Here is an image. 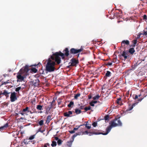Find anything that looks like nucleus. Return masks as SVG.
<instances>
[{
    "mask_svg": "<svg viewBox=\"0 0 147 147\" xmlns=\"http://www.w3.org/2000/svg\"><path fill=\"white\" fill-rule=\"evenodd\" d=\"M31 71L34 73H36L38 70L35 68L33 67L32 68Z\"/></svg>",
    "mask_w": 147,
    "mask_h": 147,
    "instance_id": "obj_39",
    "label": "nucleus"
},
{
    "mask_svg": "<svg viewBox=\"0 0 147 147\" xmlns=\"http://www.w3.org/2000/svg\"><path fill=\"white\" fill-rule=\"evenodd\" d=\"M91 109V107L90 106H89L88 107H85L84 108L85 112H86Z\"/></svg>",
    "mask_w": 147,
    "mask_h": 147,
    "instance_id": "obj_29",
    "label": "nucleus"
},
{
    "mask_svg": "<svg viewBox=\"0 0 147 147\" xmlns=\"http://www.w3.org/2000/svg\"><path fill=\"white\" fill-rule=\"evenodd\" d=\"M29 139H24V143L25 144H28V143H29V142H30V141H28L29 140Z\"/></svg>",
    "mask_w": 147,
    "mask_h": 147,
    "instance_id": "obj_27",
    "label": "nucleus"
},
{
    "mask_svg": "<svg viewBox=\"0 0 147 147\" xmlns=\"http://www.w3.org/2000/svg\"><path fill=\"white\" fill-rule=\"evenodd\" d=\"M137 39H135L133 40L132 41L133 43L134 44H136L137 42Z\"/></svg>",
    "mask_w": 147,
    "mask_h": 147,
    "instance_id": "obj_46",
    "label": "nucleus"
},
{
    "mask_svg": "<svg viewBox=\"0 0 147 147\" xmlns=\"http://www.w3.org/2000/svg\"><path fill=\"white\" fill-rule=\"evenodd\" d=\"M29 70L28 66L26 65L22 68L17 73L16 76L17 82H21L23 81L28 75V72Z\"/></svg>",
    "mask_w": 147,
    "mask_h": 147,
    "instance_id": "obj_1",
    "label": "nucleus"
},
{
    "mask_svg": "<svg viewBox=\"0 0 147 147\" xmlns=\"http://www.w3.org/2000/svg\"><path fill=\"white\" fill-rule=\"evenodd\" d=\"M62 142V141L60 139L58 140L57 142L58 145H60L61 144Z\"/></svg>",
    "mask_w": 147,
    "mask_h": 147,
    "instance_id": "obj_37",
    "label": "nucleus"
},
{
    "mask_svg": "<svg viewBox=\"0 0 147 147\" xmlns=\"http://www.w3.org/2000/svg\"><path fill=\"white\" fill-rule=\"evenodd\" d=\"M47 146H50L49 144L48 143L45 144L44 145V147H47Z\"/></svg>",
    "mask_w": 147,
    "mask_h": 147,
    "instance_id": "obj_53",
    "label": "nucleus"
},
{
    "mask_svg": "<svg viewBox=\"0 0 147 147\" xmlns=\"http://www.w3.org/2000/svg\"><path fill=\"white\" fill-rule=\"evenodd\" d=\"M74 105V102L73 101H71L67 105V107L69 108L72 107Z\"/></svg>",
    "mask_w": 147,
    "mask_h": 147,
    "instance_id": "obj_25",
    "label": "nucleus"
},
{
    "mask_svg": "<svg viewBox=\"0 0 147 147\" xmlns=\"http://www.w3.org/2000/svg\"><path fill=\"white\" fill-rule=\"evenodd\" d=\"M56 145H57V143H56V142L53 141L52 142V143L51 144V146L52 147L56 146Z\"/></svg>",
    "mask_w": 147,
    "mask_h": 147,
    "instance_id": "obj_34",
    "label": "nucleus"
},
{
    "mask_svg": "<svg viewBox=\"0 0 147 147\" xmlns=\"http://www.w3.org/2000/svg\"><path fill=\"white\" fill-rule=\"evenodd\" d=\"M111 72L109 71H107L105 74V76L107 77H110L111 76Z\"/></svg>",
    "mask_w": 147,
    "mask_h": 147,
    "instance_id": "obj_22",
    "label": "nucleus"
},
{
    "mask_svg": "<svg viewBox=\"0 0 147 147\" xmlns=\"http://www.w3.org/2000/svg\"><path fill=\"white\" fill-rule=\"evenodd\" d=\"M92 125L94 127H96L97 125V122H94L92 123Z\"/></svg>",
    "mask_w": 147,
    "mask_h": 147,
    "instance_id": "obj_42",
    "label": "nucleus"
},
{
    "mask_svg": "<svg viewBox=\"0 0 147 147\" xmlns=\"http://www.w3.org/2000/svg\"><path fill=\"white\" fill-rule=\"evenodd\" d=\"M128 53H129L131 55H133L135 52V50L133 48H130L128 50Z\"/></svg>",
    "mask_w": 147,
    "mask_h": 147,
    "instance_id": "obj_17",
    "label": "nucleus"
},
{
    "mask_svg": "<svg viewBox=\"0 0 147 147\" xmlns=\"http://www.w3.org/2000/svg\"><path fill=\"white\" fill-rule=\"evenodd\" d=\"M24 119V117H21L20 119H22V120H23V119Z\"/></svg>",
    "mask_w": 147,
    "mask_h": 147,
    "instance_id": "obj_64",
    "label": "nucleus"
},
{
    "mask_svg": "<svg viewBox=\"0 0 147 147\" xmlns=\"http://www.w3.org/2000/svg\"><path fill=\"white\" fill-rule=\"evenodd\" d=\"M38 124L40 125H42L44 124V121L42 120H40L38 122Z\"/></svg>",
    "mask_w": 147,
    "mask_h": 147,
    "instance_id": "obj_36",
    "label": "nucleus"
},
{
    "mask_svg": "<svg viewBox=\"0 0 147 147\" xmlns=\"http://www.w3.org/2000/svg\"><path fill=\"white\" fill-rule=\"evenodd\" d=\"M110 124L111 125L108 126L106 129V132L103 133L99 132L98 134H96L95 132H93V133L96 134H102L103 135H106L110 131L112 127H115L117 126H121L122 125V123L121 121L119 119H117L111 121Z\"/></svg>",
    "mask_w": 147,
    "mask_h": 147,
    "instance_id": "obj_2",
    "label": "nucleus"
},
{
    "mask_svg": "<svg viewBox=\"0 0 147 147\" xmlns=\"http://www.w3.org/2000/svg\"><path fill=\"white\" fill-rule=\"evenodd\" d=\"M92 101L94 104L96 103L97 102V101L96 100Z\"/></svg>",
    "mask_w": 147,
    "mask_h": 147,
    "instance_id": "obj_61",
    "label": "nucleus"
},
{
    "mask_svg": "<svg viewBox=\"0 0 147 147\" xmlns=\"http://www.w3.org/2000/svg\"><path fill=\"white\" fill-rule=\"evenodd\" d=\"M55 63L54 61H52L50 58H49L46 66V70L48 72L53 71L55 69Z\"/></svg>",
    "mask_w": 147,
    "mask_h": 147,
    "instance_id": "obj_3",
    "label": "nucleus"
},
{
    "mask_svg": "<svg viewBox=\"0 0 147 147\" xmlns=\"http://www.w3.org/2000/svg\"><path fill=\"white\" fill-rule=\"evenodd\" d=\"M76 114L78 115L81 113L82 111L79 109H75V112Z\"/></svg>",
    "mask_w": 147,
    "mask_h": 147,
    "instance_id": "obj_20",
    "label": "nucleus"
},
{
    "mask_svg": "<svg viewBox=\"0 0 147 147\" xmlns=\"http://www.w3.org/2000/svg\"><path fill=\"white\" fill-rule=\"evenodd\" d=\"M58 52L60 54V56L61 57L62 59H65V56L67 57L69 55V51L67 48H65V49L63 50V53L61 51H59Z\"/></svg>",
    "mask_w": 147,
    "mask_h": 147,
    "instance_id": "obj_5",
    "label": "nucleus"
},
{
    "mask_svg": "<svg viewBox=\"0 0 147 147\" xmlns=\"http://www.w3.org/2000/svg\"><path fill=\"white\" fill-rule=\"evenodd\" d=\"M35 135H33L31 136L29 138V140H32L34 138Z\"/></svg>",
    "mask_w": 147,
    "mask_h": 147,
    "instance_id": "obj_40",
    "label": "nucleus"
},
{
    "mask_svg": "<svg viewBox=\"0 0 147 147\" xmlns=\"http://www.w3.org/2000/svg\"><path fill=\"white\" fill-rule=\"evenodd\" d=\"M72 114V112L71 111H69L68 112L65 113H63L64 116L65 117H71V116H70V115H71Z\"/></svg>",
    "mask_w": 147,
    "mask_h": 147,
    "instance_id": "obj_13",
    "label": "nucleus"
},
{
    "mask_svg": "<svg viewBox=\"0 0 147 147\" xmlns=\"http://www.w3.org/2000/svg\"><path fill=\"white\" fill-rule=\"evenodd\" d=\"M86 123L84 124V125L88 129H90L91 127V126H88V122L87 121L86 122Z\"/></svg>",
    "mask_w": 147,
    "mask_h": 147,
    "instance_id": "obj_30",
    "label": "nucleus"
},
{
    "mask_svg": "<svg viewBox=\"0 0 147 147\" xmlns=\"http://www.w3.org/2000/svg\"><path fill=\"white\" fill-rule=\"evenodd\" d=\"M138 103H135L132 104V105H129V107L126 110V111H128L131 110Z\"/></svg>",
    "mask_w": 147,
    "mask_h": 147,
    "instance_id": "obj_11",
    "label": "nucleus"
},
{
    "mask_svg": "<svg viewBox=\"0 0 147 147\" xmlns=\"http://www.w3.org/2000/svg\"><path fill=\"white\" fill-rule=\"evenodd\" d=\"M71 62L69 63V65L67 66L68 68H70L71 66H76L77 64L79 63L78 60L74 58H73L71 59Z\"/></svg>",
    "mask_w": 147,
    "mask_h": 147,
    "instance_id": "obj_6",
    "label": "nucleus"
},
{
    "mask_svg": "<svg viewBox=\"0 0 147 147\" xmlns=\"http://www.w3.org/2000/svg\"><path fill=\"white\" fill-rule=\"evenodd\" d=\"M89 104L90 106L92 107H94V105L92 101L89 103Z\"/></svg>",
    "mask_w": 147,
    "mask_h": 147,
    "instance_id": "obj_44",
    "label": "nucleus"
},
{
    "mask_svg": "<svg viewBox=\"0 0 147 147\" xmlns=\"http://www.w3.org/2000/svg\"><path fill=\"white\" fill-rule=\"evenodd\" d=\"M139 65V64H137V62L135 64H134V66L135 67H136L137 66H138Z\"/></svg>",
    "mask_w": 147,
    "mask_h": 147,
    "instance_id": "obj_59",
    "label": "nucleus"
},
{
    "mask_svg": "<svg viewBox=\"0 0 147 147\" xmlns=\"http://www.w3.org/2000/svg\"><path fill=\"white\" fill-rule=\"evenodd\" d=\"M142 61H144V59L142 60H139L137 61V64H139L141 63Z\"/></svg>",
    "mask_w": 147,
    "mask_h": 147,
    "instance_id": "obj_45",
    "label": "nucleus"
},
{
    "mask_svg": "<svg viewBox=\"0 0 147 147\" xmlns=\"http://www.w3.org/2000/svg\"><path fill=\"white\" fill-rule=\"evenodd\" d=\"M7 84V83H6V82H2L1 85H6Z\"/></svg>",
    "mask_w": 147,
    "mask_h": 147,
    "instance_id": "obj_55",
    "label": "nucleus"
},
{
    "mask_svg": "<svg viewBox=\"0 0 147 147\" xmlns=\"http://www.w3.org/2000/svg\"><path fill=\"white\" fill-rule=\"evenodd\" d=\"M54 138H55V140H57V141H58V140H59V138H58V137H55Z\"/></svg>",
    "mask_w": 147,
    "mask_h": 147,
    "instance_id": "obj_60",
    "label": "nucleus"
},
{
    "mask_svg": "<svg viewBox=\"0 0 147 147\" xmlns=\"http://www.w3.org/2000/svg\"><path fill=\"white\" fill-rule=\"evenodd\" d=\"M69 132L71 134H72L74 133L75 132V131L73 130L69 131Z\"/></svg>",
    "mask_w": 147,
    "mask_h": 147,
    "instance_id": "obj_49",
    "label": "nucleus"
},
{
    "mask_svg": "<svg viewBox=\"0 0 147 147\" xmlns=\"http://www.w3.org/2000/svg\"><path fill=\"white\" fill-rule=\"evenodd\" d=\"M143 99V98H138V100L139 101H141Z\"/></svg>",
    "mask_w": 147,
    "mask_h": 147,
    "instance_id": "obj_62",
    "label": "nucleus"
},
{
    "mask_svg": "<svg viewBox=\"0 0 147 147\" xmlns=\"http://www.w3.org/2000/svg\"><path fill=\"white\" fill-rule=\"evenodd\" d=\"M92 98V96L91 94L89 95L88 96V98L89 99H91Z\"/></svg>",
    "mask_w": 147,
    "mask_h": 147,
    "instance_id": "obj_57",
    "label": "nucleus"
},
{
    "mask_svg": "<svg viewBox=\"0 0 147 147\" xmlns=\"http://www.w3.org/2000/svg\"><path fill=\"white\" fill-rule=\"evenodd\" d=\"M80 93H78L77 94H75L74 96V98L76 99H77L78 97L80 96Z\"/></svg>",
    "mask_w": 147,
    "mask_h": 147,
    "instance_id": "obj_28",
    "label": "nucleus"
},
{
    "mask_svg": "<svg viewBox=\"0 0 147 147\" xmlns=\"http://www.w3.org/2000/svg\"><path fill=\"white\" fill-rule=\"evenodd\" d=\"M138 98V96L137 95L135 94V95L134 97V99H136L137 98Z\"/></svg>",
    "mask_w": 147,
    "mask_h": 147,
    "instance_id": "obj_51",
    "label": "nucleus"
},
{
    "mask_svg": "<svg viewBox=\"0 0 147 147\" xmlns=\"http://www.w3.org/2000/svg\"><path fill=\"white\" fill-rule=\"evenodd\" d=\"M136 44H134L133 43L132 45V46L133 47H135L136 46Z\"/></svg>",
    "mask_w": 147,
    "mask_h": 147,
    "instance_id": "obj_63",
    "label": "nucleus"
},
{
    "mask_svg": "<svg viewBox=\"0 0 147 147\" xmlns=\"http://www.w3.org/2000/svg\"><path fill=\"white\" fill-rule=\"evenodd\" d=\"M32 66L35 67H38V66L40 67V66H42V65L40 63H39L37 64H34Z\"/></svg>",
    "mask_w": 147,
    "mask_h": 147,
    "instance_id": "obj_38",
    "label": "nucleus"
},
{
    "mask_svg": "<svg viewBox=\"0 0 147 147\" xmlns=\"http://www.w3.org/2000/svg\"><path fill=\"white\" fill-rule=\"evenodd\" d=\"M119 56L120 57L122 56L124 58V60H126L129 57L128 55V51H123L122 53H121L120 54Z\"/></svg>",
    "mask_w": 147,
    "mask_h": 147,
    "instance_id": "obj_8",
    "label": "nucleus"
},
{
    "mask_svg": "<svg viewBox=\"0 0 147 147\" xmlns=\"http://www.w3.org/2000/svg\"><path fill=\"white\" fill-rule=\"evenodd\" d=\"M8 126V124L7 123H6L3 126H2L0 127V131H1L4 129H5Z\"/></svg>",
    "mask_w": 147,
    "mask_h": 147,
    "instance_id": "obj_15",
    "label": "nucleus"
},
{
    "mask_svg": "<svg viewBox=\"0 0 147 147\" xmlns=\"http://www.w3.org/2000/svg\"><path fill=\"white\" fill-rule=\"evenodd\" d=\"M143 19L146 20L147 19V16L146 15H144L143 16Z\"/></svg>",
    "mask_w": 147,
    "mask_h": 147,
    "instance_id": "obj_50",
    "label": "nucleus"
},
{
    "mask_svg": "<svg viewBox=\"0 0 147 147\" xmlns=\"http://www.w3.org/2000/svg\"><path fill=\"white\" fill-rule=\"evenodd\" d=\"M33 84L35 86H37L39 85V80L38 79L33 80L32 81Z\"/></svg>",
    "mask_w": 147,
    "mask_h": 147,
    "instance_id": "obj_12",
    "label": "nucleus"
},
{
    "mask_svg": "<svg viewBox=\"0 0 147 147\" xmlns=\"http://www.w3.org/2000/svg\"><path fill=\"white\" fill-rule=\"evenodd\" d=\"M76 127H75V128H74L73 130H74V131H75V130H77L78 128L80 127V126H76Z\"/></svg>",
    "mask_w": 147,
    "mask_h": 147,
    "instance_id": "obj_47",
    "label": "nucleus"
},
{
    "mask_svg": "<svg viewBox=\"0 0 147 147\" xmlns=\"http://www.w3.org/2000/svg\"><path fill=\"white\" fill-rule=\"evenodd\" d=\"M143 34L145 35H147V31H145L144 30V31L143 33Z\"/></svg>",
    "mask_w": 147,
    "mask_h": 147,
    "instance_id": "obj_54",
    "label": "nucleus"
},
{
    "mask_svg": "<svg viewBox=\"0 0 147 147\" xmlns=\"http://www.w3.org/2000/svg\"><path fill=\"white\" fill-rule=\"evenodd\" d=\"M116 102L117 104H119L120 105H121L122 104H121L122 101L121 98H120L117 99L116 100Z\"/></svg>",
    "mask_w": 147,
    "mask_h": 147,
    "instance_id": "obj_21",
    "label": "nucleus"
},
{
    "mask_svg": "<svg viewBox=\"0 0 147 147\" xmlns=\"http://www.w3.org/2000/svg\"><path fill=\"white\" fill-rule=\"evenodd\" d=\"M136 46H137V47H136V50H137V51H138L140 50V47H139V46H137V45H136Z\"/></svg>",
    "mask_w": 147,
    "mask_h": 147,
    "instance_id": "obj_48",
    "label": "nucleus"
},
{
    "mask_svg": "<svg viewBox=\"0 0 147 147\" xmlns=\"http://www.w3.org/2000/svg\"><path fill=\"white\" fill-rule=\"evenodd\" d=\"M93 132H95V133L96 134H98L99 132H98V133H97V132H96L95 131H93L92 132H88V131H87V130H86V131H84V132H83V133H82V134H89V136H91V135L90 134H96V135H98V134H94L93 133Z\"/></svg>",
    "mask_w": 147,
    "mask_h": 147,
    "instance_id": "obj_14",
    "label": "nucleus"
},
{
    "mask_svg": "<svg viewBox=\"0 0 147 147\" xmlns=\"http://www.w3.org/2000/svg\"><path fill=\"white\" fill-rule=\"evenodd\" d=\"M55 100L53 99V101L52 102H51V105H52L53 106L55 105Z\"/></svg>",
    "mask_w": 147,
    "mask_h": 147,
    "instance_id": "obj_41",
    "label": "nucleus"
},
{
    "mask_svg": "<svg viewBox=\"0 0 147 147\" xmlns=\"http://www.w3.org/2000/svg\"><path fill=\"white\" fill-rule=\"evenodd\" d=\"M100 96L99 95H96V96H94L93 98V99L94 100H98L99 99V98H100Z\"/></svg>",
    "mask_w": 147,
    "mask_h": 147,
    "instance_id": "obj_32",
    "label": "nucleus"
},
{
    "mask_svg": "<svg viewBox=\"0 0 147 147\" xmlns=\"http://www.w3.org/2000/svg\"><path fill=\"white\" fill-rule=\"evenodd\" d=\"M60 56V54L58 52L55 53L53 54V56H51V59L53 60H55V62H56L58 64H60L61 61V58L59 57Z\"/></svg>",
    "mask_w": 147,
    "mask_h": 147,
    "instance_id": "obj_4",
    "label": "nucleus"
},
{
    "mask_svg": "<svg viewBox=\"0 0 147 147\" xmlns=\"http://www.w3.org/2000/svg\"><path fill=\"white\" fill-rule=\"evenodd\" d=\"M51 115H49L47 116L46 120V123H49L51 120L52 119H51Z\"/></svg>",
    "mask_w": 147,
    "mask_h": 147,
    "instance_id": "obj_19",
    "label": "nucleus"
},
{
    "mask_svg": "<svg viewBox=\"0 0 147 147\" xmlns=\"http://www.w3.org/2000/svg\"><path fill=\"white\" fill-rule=\"evenodd\" d=\"M109 118V116L108 115H106L105 117V120H108Z\"/></svg>",
    "mask_w": 147,
    "mask_h": 147,
    "instance_id": "obj_43",
    "label": "nucleus"
},
{
    "mask_svg": "<svg viewBox=\"0 0 147 147\" xmlns=\"http://www.w3.org/2000/svg\"><path fill=\"white\" fill-rule=\"evenodd\" d=\"M67 143L69 144V146H70L71 145V141L67 142Z\"/></svg>",
    "mask_w": 147,
    "mask_h": 147,
    "instance_id": "obj_58",
    "label": "nucleus"
},
{
    "mask_svg": "<svg viewBox=\"0 0 147 147\" xmlns=\"http://www.w3.org/2000/svg\"><path fill=\"white\" fill-rule=\"evenodd\" d=\"M141 34H143L140 33L139 35H138L137 36V38H139Z\"/></svg>",
    "mask_w": 147,
    "mask_h": 147,
    "instance_id": "obj_56",
    "label": "nucleus"
},
{
    "mask_svg": "<svg viewBox=\"0 0 147 147\" xmlns=\"http://www.w3.org/2000/svg\"><path fill=\"white\" fill-rule=\"evenodd\" d=\"M53 107V106L52 105H49L47 107V111L46 112H47L48 111L49 112L50 110Z\"/></svg>",
    "mask_w": 147,
    "mask_h": 147,
    "instance_id": "obj_24",
    "label": "nucleus"
},
{
    "mask_svg": "<svg viewBox=\"0 0 147 147\" xmlns=\"http://www.w3.org/2000/svg\"><path fill=\"white\" fill-rule=\"evenodd\" d=\"M80 133H76L75 134H74V135L73 136H72V138L74 140V139L78 135H80Z\"/></svg>",
    "mask_w": 147,
    "mask_h": 147,
    "instance_id": "obj_31",
    "label": "nucleus"
},
{
    "mask_svg": "<svg viewBox=\"0 0 147 147\" xmlns=\"http://www.w3.org/2000/svg\"><path fill=\"white\" fill-rule=\"evenodd\" d=\"M129 44V40H123L121 42V46H123V44H126L127 45H128Z\"/></svg>",
    "mask_w": 147,
    "mask_h": 147,
    "instance_id": "obj_16",
    "label": "nucleus"
},
{
    "mask_svg": "<svg viewBox=\"0 0 147 147\" xmlns=\"http://www.w3.org/2000/svg\"><path fill=\"white\" fill-rule=\"evenodd\" d=\"M23 111L26 112L27 113H30V114H32L33 113H35L34 112H32L30 110L29 108L28 107L23 109Z\"/></svg>",
    "mask_w": 147,
    "mask_h": 147,
    "instance_id": "obj_10",
    "label": "nucleus"
},
{
    "mask_svg": "<svg viewBox=\"0 0 147 147\" xmlns=\"http://www.w3.org/2000/svg\"><path fill=\"white\" fill-rule=\"evenodd\" d=\"M78 105L80 107H79V109H84V108L85 107H84V105H80V104H78Z\"/></svg>",
    "mask_w": 147,
    "mask_h": 147,
    "instance_id": "obj_33",
    "label": "nucleus"
},
{
    "mask_svg": "<svg viewBox=\"0 0 147 147\" xmlns=\"http://www.w3.org/2000/svg\"><path fill=\"white\" fill-rule=\"evenodd\" d=\"M10 98L11 101V102H13L17 99L16 93L15 92L11 93Z\"/></svg>",
    "mask_w": 147,
    "mask_h": 147,
    "instance_id": "obj_9",
    "label": "nucleus"
},
{
    "mask_svg": "<svg viewBox=\"0 0 147 147\" xmlns=\"http://www.w3.org/2000/svg\"><path fill=\"white\" fill-rule=\"evenodd\" d=\"M112 63L111 62H108L107 63V64H106V65H109L111 66L112 65Z\"/></svg>",
    "mask_w": 147,
    "mask_h": 147,
    "instance_id": "obj_52",
    "label": "nucleus"
},
{
    "mask_svg": "<svg viewBox=\"0 0 147 147\" xmlns=\"http://www.w3.org/2000/svg\"><path fill=\"white\" fill-rule=\"evenodd\" d=\"M83 49L81 48L80 49H77L74 48H71L70 50V54L74 55L82 51Z\"/></svg>",
    "mask_w": 147,
    "mask_h": 147,
    "instance_id": "obj_7",
    "label": "nucleus"
},
{
    "mask_svg": "<svg viewBox=\"0 0 147 147\" xmlns=\"http://www.w3.org/2000/svg\"><path fill=\"white\" fill-rule=\"evenodd\" d=\"M43 106L40 105H38L37 106L36 108L38 110H41L43 109Z\"/></svg>",
    "mask_w": 147,
    "mask_h": 147,
    "instance_id": "obj_23",
    "label": "nucleus"
},
{
    "mask_svg": "<svg viewBox=\"0 0 147 147\" xmlns=\"http://www.w3.org/2000/svg\"><path fill=\"white\" fill-rule=\"evenodd\" d=\"M19 113L20 114H21L22 115H28V114L26 112H24L23 111V109L22 111H20L19 112Z\"/></svg>",
    "mask_w": 147,
    "mask_h": 147,
    "instance_id": "obj_26",
    "label": "nucleus"
},
{
    "mask_svg": "<svg viewBox=\"0 0 147 147\" xmlns=\"http://www.w3.org/2000/svg\"><path fill=\"white\" fill-rule=\"evenodd\" d=\"M10 92H8L6 90H4L3 93H2V94L5 95L6 97H8V94H10Z\"/></svg>",
    "mask_w": 147,
    "mask_h": 147,
    "instance_id": "obj_18",
    "label": "nucleus"
},
{
    "mask_svg": "<svg viewBox=\"0 0 147 147\" xmlns=\"http://www.w3.org/2000/svg\"><path fill=\"white\" fill-rule=\"evenodd\" d=\"M21 88V87H19L17 88H16L15 89V91L18 93H19V90H20V89Z\"/></svg>",
    "mask_w": 147,
    "mask_h": 147,
    "instance_id": "obj_35",
    "label": "nucleus"
}]
</instances>
